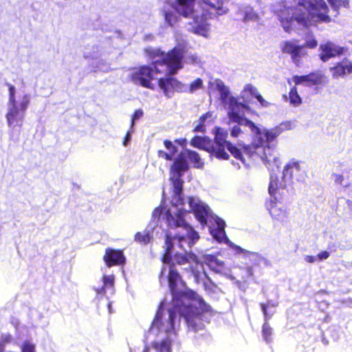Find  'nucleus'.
<instances>
[{
	"label": "nucleus",
	"instance_id": "obj_1",
	"mask_svg": "<svg viewBox=\"0 0 352 352\" xmlns=\"http://www.w3.org/2000/svg\"><path fill=\"white\" fill-rule=\"evenodd\" d=\"M175 228H178V230L174 236L166 235V252L163 257L164 265L160 276L161 283L163 280L166 281V280L168 282L173 296L172 305L171 307L165 310V303L162 302L160 304L148 332V338H155L152 341V345L156 352H171V342L176 337L180 317L185 319L189 328L197 331L203 327L202 314L211 311L210 306L207 305L199 295L191 290L186 289L185 284L182 280L180 275L175 270V264L179 265L188 264L197 281L200 275L199 268L202 269V265L199 264L197 256L191 252H186L185 254L175 253L173 257H171L175 246L184 250L190 249L199 240V236L198 235L197 239L193 243L189 246L183 247L176 243L175 239L184 231V228L182 226H175Z\"/></svg>",
	"mask_w": 352,
	"mask_h": 352
},
{
	"label": "nucleus",
	"instance_id": "obj_2",
	"mask_svg": "<svg viewBox=\"0 0 352 352\" xmlns=\"http://www.w3.org/2000/svg\"><path fill=\"white\" fill-rule=\"evenodd\" d=\"M208 91L210 94L212 91L219 93L220 99L225 109L228 110L230 121L248 126L253 134L252 146L254 152L267 164V168L271 170L278 168L280 161L274 151L277 144V138L283 131L294 128V123L291 121L283 122L270 129L255 125L251 120L244 118L246 113L250 110L249 107L231 96L228 87L220 79L214 78L209 81Z\"/></svg>",
	"mask_w": 352,
	"mask_h": 352
},
{
	"label": "nucleus",
	"instance_id": "obj_3",
	"mask_svg": "<svg viewBox=\"0 0 352 352\" xmlns=\"http://www.w3.org/2000/svg\"><path fill=\"white\" fill-rule=\"evenodd\" d=\"M188 164L182 160H175L170 168V180L173 185L174 195L169 206H160L163 210L164 218L168 227L182 226L184 231L175 241L181 246H189L197 239L198 233L186 221L187 213L192 212L200 223L206 220L209 207L198 197H189L184 199L181 196L182 181L180 177L187 170Z\"/></svg>",
	"mask_w": 352,
	"mask_h": 352
},
{
	"label": "nucleus",
	"instance_id": "obj_4",
	"mask_svg": "<svg viewBox=\"0 0 352 352\" xmlns=\"http://www.w3.org/2000/svg\"><path fill=\"white\" fill-rule=\"evenodd\" d=\"M184 49V44L175 46L166 54L160 50L146 49V52L152 58V66H143L134 70L131 74V80L151 89L159 87L168 97L172 90L184 91L185 87L180 82L168 77L182 67Z\"/></svg>",
	"mask_w": 352,
	"mask_h": 352
},
{
	"label": "nucleus",
	"instance_id": "obj_5",
	"mask_svg": "<svg viewBox=\"0 0 352 352\" xmlns=\"http://www.w3.org/2000/svg\"><path fill=\"white\" fill-rule=\"evenodd\" d=\"M207 1L202 3L200 0H177L176 4L167 2L162 8L164 20L168 25H173L178 19L177 12L186 18L192 19L190 24L194 33L208 38L210 34L208 19L213 14L223 15L228 9L219 0Z\"/></svg>",
	"mask_w": 352,
	"mask_h": 352
},
{
	"label": "nucleus",
	"instance_id": "obj_6",
	"mask_svg": "<svg viewBox=\"0 0 352 352\" xmlns=\"http://www.w3.org/2000/svg\"><path fill=\"white\" fill-rule=\"evenodd\" d=\"M334 9L347 7L348 0H327ZM329 8L324 0H298L295 8L284 6L278 10V17L287 32L294 30L296 24L309 28L318 22L329 23Z\"/></svg>",
	"mask_w": 352,
	"mask_h": 352
},
{
	"label": "nucleus",
	"instance_id": "obj_7",
	"mask_svg": "<svg viewBox=\"0 0 352 352\" xmlns=\"http://www.w3.org/2000/svg\"><path fill=\"white\" fill-rule=\"evenodd\" d=\"M214 135V142L212 144V155L218 159L228 160L229 154L225 151L226 148L234 157L241 160L243 164H245L244 158V153H248V148H244L243 152L232 145L227 140L228 132L223 128L216 127L213 130Z\"/></svg>",
	"mask_w": 352,
	"mask_h": 352
},
{
	"label": "nucleus",
	"instance_id": "obj_8",
	"mask_svg": "<svg viewBox=\"0 0 352 352\" xmlns=\"http://www.w3.org/2000/svg\"><path fill=\"white\" fill-rule=\"evenodd\" d=\"M8 87L9 91V99L6 118L8 128L10 131V135L13 136L16 127L22 126L25 111H21L17 107L15 87L11 84H8Z\"/></svg>",
	"mask_w": 352,
	"mask_h": 352
},
{
	"label": "nucleus",
	"instance_id": "obj_9",
	"mask_svg": "<svg viewBox=\"0 0 352 352\" xmlns=\"http://www.w3.org/2000/svg\"><path fill=\"white\" fill-rule=\"evenodd\" d=\"M208 221H210L212 224L210 226V230L214 239L220 243H224L228 245L230 248H232L237 251L243 252V250L239 246L234 245L226 237L224 230L226 223L223 219L217 216L212 215L209 210V213L206 216V221L201 223L206 224Z\"/></svg>",
	"mask_w": 352,
	"mask_h": 352
},
{
	"label": "nucleus",
	"instance_id": "obj_10",
	"mask_svg": "<svg viewBox=\"0 0 352 352\" xmlns=\"http://www.w3.org/2000/svg\"><path fill=\"white\" fill-rule=\"evenodd\" d=\"M166 221L164 218L163 210L161 208H156L154 209L152 213L151 221L147 228L142 232H137L135 235V241L143 245L149 243L152 239V232L155 229V226L157 225L160 219Z\"/></svg>",
	"mask_w": 352,
	"mask_h": 352
},
{
	"label": "nucleus",
	"instance_id": "obj_11",
	"mask_svg": "<svg viewBox=\"0 0 352 352\" xmlns=\"http://www.w3.org/2000/svg\"><path fill=\"white\" fill-rule=\"evenodd\" d=\"M283 53L289 54L293 63L299 66L303 57L307 55L304 45H299L297 41H285L280 45Z\"/></svg>",
	"mask_w": 352,
	"mask_h": 352
},
{
	"label": "nucleus",
	"instance_id": "obj_12",
	"mask_svg": "<svg viewBox=\"0 0 352 352\" xmlns=\"http://www.w3.org/2000/svg\"><path fill=\"white\" fill-rule=\"evenodd\" d=\"M290 183L285 175L279 179L277 176L272 175L268 187V191L272 197L276 201L280 200L286 192V187Z\"/></svg>",
	"mask_w": 352,
	"mask_h": 352
},
{
	"label": "nucleus",
	"instance_id": "obj_13",
	"mask_svg": "<svg viewBox=\"0 0 352 352\" xmlns=\"http://www.w3.org/2000/svg\"><path fill=\"white\" fill-rule=\"evenodd\" d=\"M283 174L285 178L291 182L292 178L295 177L298 181L304 182L307 177L305 170L302 168L301 163L298 161L292 160L289 161L284 167Z\"/></svg>",
	"mask_w": 352,
	"mask_h": 352
},
{
	"label": "nucleus",
	"instance_id": "obj_14",
	"mask_svg": "<svg viewBox=\"0 0 352 352\" xmlns=\"http://www.w3.org/2000/svg\"><path fill=\"white\" fill-rule=\"evenodd\" d=\"M320 58L323 62L328 61L342 54L343 49L332 42L322 43L319 47Z\"/></svg>",
	"mask_w": 352,
	"mask_h": 352
},
{
	"label": "nucleus",
	"instance_id": "obj_15",
	"mask_svg": "<svg viewBox=\"0 0 352 352\" xmlns=\"http://www.w3.org/2000/svg\"><path fill=\"white\" fill-rule=\"evenodd\" d=\"M103 260L107 267L120 265L125 263L126 258L121 250L107 248L103 256Z\"/></svg>",
	"mask_w": 352,
	"mask_h": 352
},
{
	"label": "nucleus",
	"instance_id": "obj_16",
	"mask_svg": "<svg viewBox=\"0 0 352 352\" xmlns=\"http://www.w3.org/2000/svg\"><path fill=\"white\" fill-rule=\"evenodd\" d=\"M272 217L278 221H285L288 218V213L285 208L280 204L271 200L267 205Z\"/></svg>",
	"mask_w": 352,
	"mask_h": 352
},
{
	"label": "nucleus",
	"instance_id": "obj_17",
	"mask_svg": "<svg viewBox=\"0 0 352 352\" xmlns=\"http://www.w3.org/2000/svg\"><path fill=\"white\" fill-rule=\"evenodd\" d=\"M261 306L265 320V322L264 323L263 327V336L266 342H269L270 340V336L272 335V328L269 326L267 321L271 318V317L274 314V311H270L268 309L270 308H274L275 305L270 304V302H268L267 305L261 304Z\"/></svg>",
	"mask_w": 352,
	"mask_h": 352
},
{
	"label": "nucleus",
	"instance_id": "obj_18",
	"mask_svg": "<svg viewBox=\"0 0 352 352\" xmlns=\"http://www.w3.org/2000/svg\"><path fill=\"white\" fill-rule=\"evenodd\" d=\"M331 72L335 78L352 74V61L349 59H344L335 67H331Z\"/></svg>",
	"mask_w": 352,
	"mask_h": 352
},
{
	"label": "nucleus",
	"instance_id": "obj_19",
	"mask_svg": "<svg viewBox=\"0 0 352 352\" xmlns=\"http://www.w3.org/2000/svg\"><path fill=\"white\" fill-rule=\"evenodd\" d=\"M295 85L305 84L308 86L320 85L322 83V75L318 73L307 76H296L293 78Z\"/></svg>",
	"mask_w": 352,
	"mask_h": 352
},
{
	"label": "nucleus",
	"instance_id": "obj_20",
	"mask_svg": "<svg viewBox=\"0 0 352 352\" xmlns=\"http://www.w3.org/2000/svg\"><path fill=\"white\" fill-rule=\"evenodd\" d=\"M188 158L189 161L193 164L194 166L197 168H201L204 166V162L199 155V154L195 151L186 150L184 152L179 153L175 160H182L186 163L185 159Z\"/></svg>",
	"mask_w": 352,
	"mask_h": 352
},
{
	"label": "nucleus",
	"instance_id": "obj_21",
	"mask_svg": "<svg viewBox=\"0 0 352 352\" xmlns=\"http://www.w3.org/2000/svg\"><path fill=\"white\" fill-rule=\"evenodd\" d=\"M164 144L166 151L162 150L159 151L158 156L166 160H172L178 152L177 148L173 142L169 140H165L164 142Z\"/></svg>",
	"mask_w": 352,
	"mask_h": 352
},
{
	"label": "nucleus",
	"instance_id": "obj_22",
	"mask_svg": "<svg viewBox=\"0 0 352 352\" xmlns=\"http://www.w3.org/2000/svg\"><path fill=\"white\" fill-rule=\"evenodd\" d=\"M191 144L195 147L206 150L212 155V142L207 137H195L191 140Z\"/></svg>",
	"mask_w": 352,
	"mask_h": 352
},
{
	"label": "nucleus",
	"instance_id": "obj_23",
	"mask_svg": "<svg viewBox=\"0 0 352 352\" xmlns=\"http://www.w3.org/2000/svg\"><path fill=\"white\" fill-rule=\"evenodd\" d=\"M114 276L113 275H104L102 277V285L95 286L94 290L98 295H104L106 289L113 288L114 285Z\"/></svg>",
	"mask_w": 352,
	"mask_h": 352
},
{
	"label": "nucleus",
	"instance_id": "obj_24",
	"mask_svg": "<svg viewBox=\"0 0 352 352\" xmlns=\"http://www.w3.org/2000/svg\"><path fill=\"white\" fill-rule=\"evenodd\" d=\"M204 261L212 270L216 272H221L223 269V262L219 260L214 256L206 255L204 258Z\"/></svg>",
	"mask_w": 352,
	"mask_h": 352
},
{
	"label": "nucleus",
	"instance_id": "obj_25",
	"mask_svg": "<svg viewBox=\"0 0 352 352\" xmlns=\"http://www.w3.org/2000/svg\"><path fill=\"white\" fill-rule=\"evenodd\" d=\"M217 116L213 112L209 111L200 117L199 120V124L196 126L195 130L197 131H204V127L206 125L212 124Z\"/></svg>",
	"mask_w": 352,
	"mask_h": 352
},
{
	"label": "nucleus",
	"instance_id": "obj_26",
	"mask_svg": "<svg viewBox=\"0 0 352 352\" xmlns=\"http://www.w3.org/2000/svg\"><path fill=\"white\" fill-rule=\"evenodd\" d=\"M17 107L21 111H25L30 101V96L28 94H21L16 91Z\"/></svg>",
	"mask_w": 352,
	"mask_h": 352
},
{
	"label": "nucleus",
	"instance_id": "obj_27",
	"mask_svg": "<svg viewBox=\"0 0 352 352\" xmlns=\"http://www.w3.org/2000/svg\"><path fill=\"white\" fill-rule=\"evenodd\" d=\"M246 93H250L251 95L254 96L260 104L262 106H267V102L263 99V98L258 94L256 87L251 85H247L245 86L243 91V97L245 96Z\"/></svg>",
	"mask_w": 352,
	"mask_h": 352
},
{
	"label": "nucleus",
	"instance_id": "obj_28",
	"mask_svg": "<svg viewBox=\"0 0 352 352\" xmlns=\"http://www.w3.org/2000/svg\"><path fill=\"white\" fill-rule=\"evenodd\" d=\"M288 100L289 103L294 107H298L302 103V98L298 94L295 87H292L289 92Z\"/></svg>",
	"mask_w": 352,
	"mask_h": 352
},
{
	"label": "nucleus",
	"instance_id": "obj_29",
	"mask_svg": "<svg viewBox=\"0 0 352 352\" xmlns=\"http://www.w3.org/2000/svg\"><path fill=\"white\" fill-rule=\"evenodd\" d=\"M181 84L183 86H184L185 90L179 91L180 92L189 91L190 93H193L202 87L203 81L201 78H197L193 82H192L189 85H184L182 83Z\"/></svg>",
	"mask_w": 352,
	"mask_h": 352
},
{
	"label": "nucleus",
	"instance_id": "obj_30",
	"mask_svg": "<svg viewBox=\"0 0 352 352\" xmlns=\"http://www.w3.org/2000/svg\"><path fill=\"white\" fill-rule=\"evenodd\" d=\"M305 43L302 45H304V49L306 47L314 49L316 48L318 45V41L316 39L314 35L311 32H308L306 34L304 38Z\"/></svg>",
	"mask_w": 352,
	"mask_h": 352
},
{
	"label": "nucleus",
	"instance_id": "obj_31",
	"mask_svg": "<svg viewBox=\"0 0 352 352\" xmlns=\"http://www.w3.org/2000/svg\"><path fill=\"white\" fill-rule=\"evenodd\" d=\"M21 352H36V344L30 340H25L20 346Z\"/></svg>",
	"mask_w": 352,
	"mask_h": 352
},
{
	"label": "nucleus",
	"instance_id": "obj_32",
	"mask_svg": "<svg viewBox=\"0 0 352 352\" xmlns=\"http://www.w3.org/2000/svg\"><path fill=\"white\" fill-rule=\"evenodd\" d=\"M185 62L188 64L199 65L201 63V58L196 54L188 53L186 55Z\"/></svg>",
	"mask_w": 352,
	"mask_h": 352
},
{
	"label": "nucleus",
	"instance_id": "obj_33",
	"mask_svg": "<svg viewBox=\"0 0 352 352\" xmlns=\"http://www.w3.org/2000/svg\"><path fill=\"white\" fill-rule=\"evenodd\" d=\"M258 18L257 14L251 9L248 8L245 12L244 16V21H256Z\"/></svg>",
	"mask_w": 352,
	"mask_h": 352
},
{
	"label": "nucleus",
	"instance_id": "obj_34",
	"mask_svg": "<svg viewBox=\"0 0 352 352\" xmlns=\"http://www.w3.org/2000/svg\"><path fill=\"white\" fill-rule=\"evenodd\" d=\"M239 125L245 126L248 127L247 125L241 124L238 123V125L234 126L231 129L230 134H231L232 137L237 138L242 133V131H241Z\"/></svg>",
	"mask_w": 352,
	"mask_h": 352
},
{
	"label": "nucleus",
	"instance_id": "obj_35",
	"mask_svg": "<svg viewBox=\"0 0 352 352\" xmlns=\"http://www.w3.org/2000/svg\"><path fill=\"white\" fill-rule=\"evenodd\" d=\"M12 340V337L10 334L6 333L3 334L0 338V343L3 345L4 347V344L10 343Z\"/></svg>",
	"mask_w": 352,
	"mask_h": 352
},
{
	"label": "nucleus",
	"instance_id": "obj_36",
	"mask_svg": "<svg viewBox=\"0 0 352 352\" xmlns=\"http://www.w3.org/2000/svg\"><path fill=\"white\" fill-rule=\"evenodd\" d=\"M142 116H143V111L141 109H138L135 111L134 114L133 115L132 120H131V129H133V127L135 120H139L140 118H141L142 117Z\"/></svg>",
	"mask_w": 352,
	"mask_h": 352
},
{
	"label": "nucleus",
	"instance_id": "obj_37",
	"mask_svg": "<svg viewBox=\"0 0 352 352\" xmlns=\"http://www.w3.org/2000/svg\"><path fill=\"white\" fill-rule=\"evenodd\" d=\"M332 179L338 185H343L344 177L341 174H333Z\"/></svg>",
	"mask_w": 352,
	"mask_h": 352
},
{
	"label": "nucleus",
	"instance_id": "obj_38",
	"mask_svg": "<svg viewBox=\"0 0 352 352\" xmlns=\"http://www.w3.org/2000/svg\"><path fill=\"white\" fill-rule=\"evenodd\" d=\"M329 255H330V254L329 252L322 251V252L318 253L316 256H317L318 261H320L325 260V259L328 258Z\"/></svg>",
	"mask_w": 352,
	"mask_h": 352
},
{
	"label": "nucleus",
	"instance_id": "obj_39",
	"mask_svg": "<svg viewBox=\"0 0 352 352\" xmlns=\"http://www.w3.org/2000/svg\"><path fill=\"white\" fill-rule=\"evenodd\" d=\"M133 132V130L131 131H129L126 134V136L124 138V140L123 141V145L124 146H127L131 140V134Z\"/></svg>",
	"mask_w": 352,
	"mask_h": 352
},
{
	"label": "nucleus",
	"instance_id": "obj_40",
	"mask_svg": "<svg viewBox=\"0 0 352 352\" xmlns=\"http://www.w3.org/2000/svg\"><path fill=\"white\" fill-rule=\"evenodd\" d=\"M204 287L206 290L214 292L217 286L209 281L208 283H204Z\"/></svg>",
	"mask_w": 352,
	"mask_h": 352
},
{
	"label": "nucleus",
	"instance_id": "obj_41",
	"mask_svg": "<svg viewBox=\"0 0 352 352\" xmlns=\"http://www.w3.org/2000/svg\"><path fill=\"white\" fill-rule=\"evenodd\" d=\"M305 261L312 263L318 261L317 256L307 255L305 256Z\"/></svg>",
	"mask_w": 352,
	"mask_h": 352
},
{
	"label": "nucleus",
	"instance_id": "obj_42",
	"mask_svg": "<svg viewBox=\"0 0 352 352\" xmlns=\"http://www.w3.org/2000/svg\"><path fill=\"white\" fill-rule=\"evenodd\" d=\"M175 142L183 146H184V144L186 143V140H177L175 141Z\"/></svg>",
	"mask_w": 352,
	"mask_h": 352
},
{
	"label": "nucleus",
	"instance_id": "obj_43",
	"mask_svg": "<svg viewBox=\"0 0 352 352\" xmlns=\"http://www.w3.org/2000/svg\"><path fill=\"white\" fill-rule=\"evenodd\" d=\"M175 142L183 146H184V144L186 143V140H177L175 141Z\"/></svg>",
	"mask_w": 352,
	"mask_h": 352
},
{
	"label": "nucleus",
	"instance_id": "obj_44",
	"mask_svg": "<svg viewBox=\"0 0 352 352\" xmlns=\"http://www.w3.org/2000/svg\"><path fill=\"white\" fill-rule=\"evenodd\" d=\"M3 351H4V347L3 346L1 343H0V352H3Z\"/></svg>",
	"mask_w": 352,
	"mask_h": 352
},
{
	"label": "nucleus",
	"instance_id": "obj_45",
	"mask_svg": "<svg viewBox=\"0 0 352 352\" xmlns=\"http://www.w3.org/2000/svg\"><path fill=\"white\" fill-rule=\"evenodd\" d=\"M148 350H149L148 348L145 346L143 352H148Z\"/></svg>",
	"mask_w": 352,
	"mask_h": 352
},
{
	"label": "nucleus",
	"instance_id": "obj_46",
	"mask_svg": "<svg viewBox=\"0 0 352 352\" xmlns=\"http://www.w3.org/2000/svg\"><path fill=\"white\" fill-rule=\"evenodd\" d=\"M108 307H109V312H111V304H109Z\"/></svg>",
	"mask_w": 352,
	"mask_h": 352
}]
</instances>
